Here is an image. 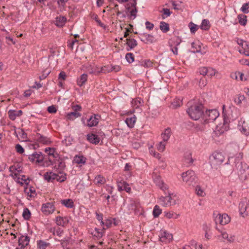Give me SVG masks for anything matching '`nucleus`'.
I'll return each mask as SVG.
<instances>
[{"label": "nucleus", "mask_w": 249, "mask_h": 249, "mask_svg": "<svg viewBox=\"0 0 249 249\" xmlns=\"http://www.w3.org/2000/svg\"><path fill=\"white\" fill-rule=\"evenodd\" d=\"M97 219L100 221L102 225H104V222L103 221V214L102 213H99L97 212L96 213Z\"/></svg>", "instance_id": "61"}, {"label": "nucleus", "mask_w": 249, "mask_h": 249, "mask_svg": "<svg viewBox=\"0 0 249 249\" xmlns=\"http://www.w3.org/2000/svg\"><path fill=\"white\" fill-rule=\"evenodd\" d=\"M182 2L178 1L176 2L175 1H172V4L175 10H182V7H181Z\"/></svg>", "instance_id": "47"}, {"label": "nucleus", "mask_w": 249, "mask_h": 249, "mask_svg": "<svg viewBox=\"0 0 249 249\" xmlns=\"http://www.w3.org/2000/svg\"><path fill=\"white\" fill-rule=\"evenodd\" d=\"M216 229L221 233V236L223 239H227L229 242H232L234 240V236L231 235L229 236L228 234L224 231L220 230L219 229L216 228Z\"/></svg>", "instance_id": "21"}, {"label": "nucleus", "mask_w": 249, "mask_h": 249, "mask_svg": "<svg viewBox=\"0 0 249 249\" xmlns=\"http://www.w3.org/2000/svg\"><path fill=\"white\" fill-rule=\"evenodd\" d=\"M136 121V118L135 116L131 117L129 118H127L125 119V123L127 124L128 126L130 128H132Z\"/></svg>", "instance_id": "29"}, {"label": "nucleus", "mask_w": 249, "mask_h": 249, "mask_svg": "<svg viewBox=\"0 0 249 249\" xmlns=\"http://www.w3.org/2000/svg\"><path fill=\"white\" fill-rule=\"evenodd\" d=\"M49 245V243L41 240L37 241V247L38 249H46Z\"/></svg>", "instance_id": "30"}, {"label": "nucleus", "mask_w": 249, "mask_h": 249, "mask_svg": "<svg viewBox=\"0 0 249 249\" xmlns=\"http://www.w3.org/2000/svg\"><path fill=\"white\" fill-rule=\"evenodd\" d=\"M139 38L145 44H152L156 41V39L153 36L147 33L141 34Z\"/></svg>", "instance_id": "8"}, {"label": "nucleus", "mask_w": 249, "mask_h": 249, "mask_svg": "<svg viewBox=\"0 0 249 249\" xmlns=\"http://www.w3.org/2000/svg\"><path fill=\"white\" fill-rule=\"evenodd\" d=\"M168 202H164L163 203V206L164 207H167V206H174L175 205L177 204L178 203V196L173 194L171 193L170 192H168Z\"/></svg>", "instance_id": "7"}, {"label": "nucleus", "mask_w": 249, "mask_h": 249, "mask_svg": "<svg viewBox=\"0 0 249 249\" xmlns=\"http://www.w3.org/2000/svg\"><path fill=\"white\" fill-rule=\"evenodd\" d=\"M245 121H242V120H241L239 122L238 127V129L241 131V132L243 134L247 136L249 134V129L246 128V126H243V125H242V124H245Z\"/></svg>", "instance_id": "24"}, {"label": "nucleus", "mask_w": 249, "mask_h": 249, "mask_svg": "<svg viewBox=\"0 0 249 249\" xmlns=\"http://www.w3.org/2000/svg\"><path fill=\"white\" fill-rule=\"evenodd\" d=\"M168 195L165 196H161L159 198V202L160 203V204L161 205H162L163 206L164 202H165V203H166V202H168Z\"/></svg>", "instance_id": "56"}, {"label": "nucleus", "mask_w": 249, "mask_h": 249, "mask_svg": "<svg viewBox=\"0 0 249 249\" xmlns=\"http://www.w3.org/2000/svg\"><path fill=\"white\" fill-rule=\"evenodd\" d=\"M54 210L55 207L53 203L47 202L42 204V205L41 211L42 213L46 215L52 213L54 212Z\"/></svg>", "instance_id": "9"}, {"label": "nucleus", "mask_w": 249, "mask_h": 249, "mask_svg": "<svg viewBox=\"0 0 249 249\" xmlns=\"http://www.w3.org/2000/svg\"><path fill=\"white\" fill-rule=\"evenodd\" d=\"M141 65L144 67H150L152 66V63L149 60H145L141 62Z\"/></svg>", "instance_id": "52"}, {"label": "nucleus", "mask_w": 249, "mask_h": 249, "mask_svg": "<svg viewBox=\"0 0 249 249\" xmlns=\"http://www.w3.org/2000/svg\"><path fill=\"white\" fill-rule=\"evenodd\" d=\"M160 28L163 33H166L169 30V25L168 23L161 21L160 23Z\"/></svg>", "instance_id": "33"}, {"label": "nucleus", "mask_w": 249, "mask_h": 249, "mask_svg": "<svg viewBox=\"0 0 249 249\" xmlns=\"http://www.w3.org/2000/svg\"><path fill=\"white\" fill-rule=\"evenodd\" d=\"M184 161L186 163L189 164L193 163V160L191 157V154L190 153H188L184 157Z\"/></svg>", "instance_id": "48"}, {"label": "nucleus", "mask_w": 249, "mask_h": 249, "mask_svg": "<svg viewBox=\"0 0 249 249\" xmlns=\"http://www.w3.org/2000/svg\"><path fill=\"white\" fill-rule=\"evenodd\" d=\"M81 114L78 112L72 111L67 114L66 118L68 120L73 121L76 118L81 116Z\"/></svg>", "instance_id": "26"}, {"label": "nucleus", "mask_w": 249, "mask_h": 249, "mask_svg": "<svg viewBox=\"0 0 249 249\" xmlns=\"http://www.w3.org/2000/svg\"><path fill=\"white\" fill-rule=\"evenodd\" d=\"M225 158L221 152H214L210 157V162L212 166H216L221 164Z\"/></svg>", "instance_id": "4"}, {"label": "nucleus", "mask_w": 249, "mask_h": 249, "mask_svg": "<svg viewBox=\"0 0 249 249\" xmlns=\"http://www.w3.org/2000/svg\"><path fill=\"white\" fill-rule=\"evenodd\" d=\"M196 194L199 196H203V191L199 186H196Z\"/></svg>", "instance_id": "59"}, {"label": "nucleus", "mask_w": 249, "mask_h": 249, "mask_svg": "<svg viewBox=\"0 0 249 249\" xmlns=\"http://www.w3.org/2000/svg\"><path fill=\"white\" fill-rule=\"evenodd\" d=\"M145 27L147 29L151 30L154 28V24L149 21H146L145 22Z\"/></svg>", "instance_id": "62"}, {"label": "nucleus", "mask_w": 249, "mask_h": 249, "mask_svg": "<svg viewBox=\"0 0 249 249\" xmlns=\"http://www.w3.org/2000/svg\"><path fill=\"white\" fill-rule=\"evenodd\" d=\"M241 11L244 13H247L249 12V3H244L241 8Z\"/></svg>", "instance_id": "54"}, {"label": "nucleus", "mask_w": 249, "mask_h": 249, "mask_svg": "<svg viewBox=\"0 0 249 249\" xmlns=\"http://www.w3.org/2000/svg\"><path fill=\"white\" fill-rule=\"evenodd\" d=\"M61 203L67 208H71L73 207V202L70 199L62 200Z\"/></svg>", "instance_id": "34"}, {"label": "nucleus", "mask_w": 249, "mask_h": 249, "mask_svg": "<svg viewBox=\"0 0 249 249\" xmlns=\"http://www.w3.org/2000/svg\"><path fill=\"white\" fill-rule=\"evenodd\" d=\"M87 80V75L86 74H83L81 75L80 78L77 80V84L80 87L82 86Z\"/></svg>", "instance_id": "31"}, {"label": "nucleus", "mask_w": 249, "mask_h": 249, "mask_svg": "<svg viewBox=\"0 0 249 249\" xmlns=\"http://www.w3.org/2000/svg\"><path fill=\"white\" fill-rule=\"evenodd\" d=\"M203 115L208 122H213L219 116V113L216 109H211L206 111L205 113H203Z\"/></svg>", "instance_id": "5"}, {"label": "nucleus", "mask_w": 249, "mask_h": 249, "mask_svg": "<svg viewBox=\"0 0 249 249\" xmlns=\"http://www.w3.org/2000/svg\"><path fill=\"white\" fill-rule=\"evenodd\" d=\"M248 204L247 201H242L239 204V209L240 214L241 216L245 217L248 215V213H246V210L248 207Z\"/></svg>", "instance_id": "15"}, {"label": "nucleus", "mask_w": 249, "mask_h": 249, "mask_svg": "<svg viewBox=\"0 0 249 249\" xmlns=\"http://www.w3.org/2000/svg\"><path fill=\"white\" fill-rule=\"evenodd\" d=\"M203 106L201 104L191 106L187 110L189 116L194 120H198L203 115Z\"/></svg>", "instance_id": "2"}, {"label": "nucleus", "mask_w": 249, "mask_h": 249, "mask_svg": "<svg viewBox=\"0 0 249 249\" xmlns=\"http://www.w3.org/2000/svg\"><path fill=\"white\" fill-rule=\"evenodd\" d=\"M66 78V74L64 71H61L59 74L58 79L59 80H65Z\"/></svg>", "instance_id": "63"}, {"label": "nucleus", "mask_w": 249, "mask_h": 249, "mask_svg": "<svg viewBox=\"0 0 249 249\" xmlns=\"http://www.w3.org/2000/svg\"><path fill=\"white\" fill-rule=\"evenodd\" d=\"M45 151L46 152H47L48 151H49V152L48 153V154L49 156H53V158H56V156L54 154V152H55V149L54 148H47L45 149Z\"/></svg>", "instance_id": "51"}, {"label": "nucleus", "mask_w": 249, "mask_h": 249, "mask_svg": "<svg viewBox=\"0 0 249 249\" xmlns=\"http://www.w3.org/2000/svg\"><path fill=\"white\" fill-rule=\"evenodd\" d=\"M31 213L28 208H25L23 210L22 216L25 220H29L31 217Z\"/></svg>", "instance_id": "44"}, {"label": "nucleus", "mask_w": 249, "mask_h": 249, "mask_svg": "<svg viewBox=\"0 0 249 249\" xmlns=\"http://www.w3.org/2000/svg\"><path fill=\"white\" fill-rule=\"evenodd\" d=\"M67 18L65 17L59 16L56 18L55 25L58 27H62L66 22Z\"/></svg>", "instance_id": "25"}, {"label": "nucleus", "mask_w": 249, "mask_h": 249, "mask_svg": "<svg viewBox=\"0 0 249 249\" xmlns=\"http://www.w3.org/2000/svg\"><path fill=\"white\" fill-rule=\"evenodd\" d=\"M130 7L133 8L132 9H131L130 11V16H131V17H133V19H134L136 17V15H137L136 14L138 12V10H137V7H136V5L135 6H131L130 5V6L127 8V9L128 10H130Z\"/></svg>", "instance_id": "45"}, {"label": "nucleus", "mask_w": 249, "mask_h": 249, "mask_svg": "<svg viewBox=\"0 0 249 249\" xmlns=\"http://www.w3.org/2000/svg\"><path fill=\"white\" fill-rule=\"evenodd\" d=\"M86 158L81 155H75L73 160L75 163L81 165L85 164L86 162Z\"/></svg>", "instance_id": "20"}, {"label": "nucleus", "mask_w": 249, "mask_h": 249, "mask_svg": "<svg viewBox=\"0 0 249 249\" xmlns=\"http://www.w3.org/2000/svg\"><path fill=\"white\" fill-rule=\"evenodd\" d=\"M112 66L110 65L105 66L102 67L100 70L98 68H95L94 70H92L89 71L90 73H94L97 74L100 72L107 73L112 71Z\"/></svg>", "instance_id": "12"}, {"label": "nucleus", "mask_w": 249, "mask_h": 249, "mask_svg": "<svg viewBox=\"0 0 249 249\" xmlns=\"http://www.w3.org/2000/svg\"><path fill=\"white\" fill-rule=\"evenodd\" d=\"M106 182L105 178L100 175L96 176L94 180V183L98 186L104 184Z\"/></svg>", "instance_id": "23"}, {"label": "nucleus", "mask_w": 249, "mask_h": 249, "mask_svg": "<svg viewBox=\"0 0 249 249\" xmlns=\"http://www.w3.org/2000/svg\"><path fill=\"white\" fill-rule=\"evenodd\" d=\"M125 59L129 63H131L134 61V54L132 53H127L125 55Z\"/></svg>", "instance_id": "46"}, {"label": "nucleus", "mask_w": 249, "mask_h": 249, "mask_svg": "<svg viewBox=\"0 0 249 249\" xmlns=\"http://www.w3.org/2000/svg\"><path fill=\"white\" fill-rule=\"evenodd\" d=\"M162 210L158 205H156L154 207L153 214L154 217H158L161 213Z\"/></svg>", "instance_id": "41"}, {"label": "nucleus", "mask_w": 249, "mask_h": 249, "mask_svg": "<svg viewBox=\"0 0 249 249\" xmlns=\"http://www.w3.org/2000/svg\"><path fill=\"white\" fill-rule=\"evenodd\" d=\"M171 135V130L170 128H167L164 130V132L161 134L163 142H167L170 138Z\"/></svg>", "instance_id": "28"}, {"label": "nucleus", "mask_w": 249, "mask_h": 249, "mask_svg": "<svg viewBox=\"0 0 249 249\" xmlns=\"http://www.w3.org/2000/svg\"><path fill=\"white\" fill-rule=\"evenodd\" d=\"M126 44L127 45L126 50L127 51H129L133 49L138 45L137 41L133 38H131L130 37L127 38H126Z\"/></svg>", "instance_id": "17"}, {"label": "nucleus", "mask_w": 249, "mask_h": 249, "mask_svg": "<svg viewBox=\"0 0 249 249\" xmlns=\"http://www.w3.org/2000/svg\"><path fill=\"white\" fill-rule=\"evenodd\" d=\"M36 137L37 140L39 142H41L43 144H47L48 143H49L50 142V141L49 140V138L41 135L39 133H37Z\"/></svg>", "instance_id": "27"}, {"label": "nucleus", "mask_w": 249, "mask_h": 249, "mask_svg": "<svg viewBox=\"0 0 249 249\" xmlns=\"http://www.w3.org/2000/svg\"><path fill=\"white\" fill-rule=\"evenodd\" d=\"M57 174L53 172H46L44 175V178L48 182H53L54 180H56Z\"/></svg>", "instance_id": "19"}, {"label": "nucleus", "mask_w": 249, "mask_h": 249, "mask_svg": "<svg viewBox=\"0 0 249 249\" xmlns=\"http://www.w3.org/2000/svg\"><path fill=\"white\" fill-rule=\"evenodd\" d=\"M162 11L163 12V15H162V18L163 19H164L165 17L164 16V15H166V17H169L171 14V12H170V10L167 8H163Z\"/></svg>", "instance_id": "57"}, {"label": "nucleus", "mask_w": 249, "mask_h": 249, "mask_svg": "<svg viewBox=\"0 0 249 249\" xmlns=\"http://www.w3.org/2000/svg\"><path fill=\"white\" fill-rule=\"evenodd\" d=\"M131 104L133 108L137 109L140 106H142V102H141V99L140 98H136L132 101Z\"/></svg>", "instance_id": "32"}, {"label": "nucleus", "mask_w": 249, "mask_h": 249, "mask_svg": "<svg viewBox=\"0 0 249 249\" xmlns=\"http://www.w3.org/2000/svg\"><path fill=\"white\" fill-rule=\"evenodd\" d=\"M243 155L242 153H240L234 157L235 167L233 169V171L237 173L241 180L245 181L249 178V166L245 162H243Z\"/></svg>", "instance_id": "1"}, {"label": "nucleus", "mask_w": 249, "mask_h": 249, "mask_svg": "<svg viewBox=\"0 0 249 249\" xmlns=\"http://www.w3.org/2000/svg\"><path fill=\"white\" fill-rule=\"evenodd\" d=\"M15 148L17 152L19 154H22L24 152V148L19 144H16Z\"/></svg>", "instance_id": "58"}, {"label": "nucleus", "mask_w": 249, "mask_h": 249, "mask_svg": "<svg viewBox=\"0 0 249 249\" xmlns=\"http://www.w3.org/2000/svg\"><path fill=\"white\" fill-rule=\"evenodd\" d=\"M49 74V71H44L43 72V74L41 76H39V79L40 80L44 79Z\"/></svg>", "instance_id": "64"}, {"label": "nucleus", "mask_w": 249, "mask_h": 249, "mask_svg": "<svg viewBox=\"0 0 249 249\" xmlns=\"http://www.w3.org/2000/svg\"><path fill=\"white\" fill-rule=\"evenodd\" d=\"M47 111L50 113H53L56 112V107L54 106H51L48 107Z\"/></svg>", "instance_id": "60"}, {"label": "nucleus", "mask_w": 249, "mask_h": 249, "mask_svg": "<svg viewBox=\"0 0 249 249\" xmlns=\"http://www.w3.org/2000/svg\"><path fill=\"white\" fill-rule=\"evenodd\" d=\"M188 26L190 28L191 33L192 34H195L198 29V26L192 22H191L189 23Z\"/></svg>", "instance_id": "43"}, {"label": "nucleus", "mask_w": 249, "mask_h": 249, "mask_svg": "<svg viewBox=\"0 0 249 249\" xmlns=\"http://www.w3.org/2000/svg\"><path fill=\"white\" fill-rule=\"evenodd\" d=\"M101 118V116L98 114H94L91 115L87 120V126L89 127L97 126Z\"/></svg>", "instance_id": "6"}, {"label": "nucleus", "mask_w": 249, "mask_h": 249, "mask_svg": "<svg viewBox=\"0 0 249 249\" xmlns=\"http://www.w3.org/2000/svg\"><path fill=\"white\" fill-rule=\"evenodd\" d=\"M209 72V68L202 67L199 69V73L203 75H206Z\"/></svg>", "instance_id": "53"}, {"label": "nucleus", "mask_w": 249, "mask_h": 249, "mask_svg": "<svg viewBox=\"0 0 249 249\" xmlns=\"http://www.w3.org/2000/svg\"><path fill=\"white\" fill-rule=\"evenodd\" d=\"M215 221L216 224L219 223L221 225H224L230 222V217L226 213L218 214L215 218Z\"/></svg>", "instance_id": "10"}, {"label": "nucleus", "mask_w": 249, "mask_h": 249, "mask_svg": "<svg viewBox=\"0 0 249 249\" xmlns=\"http://www.w3.org/2000/svg\"><path fill=\"white\" fill-rule=\"evenodd\" d=\"M66 174L60 171L57 174L56 180L58 182H64L66 179Z\"/></svg>", "instance_id": "37"}, {"label": "nucleus", "mask_w": 249, "mask_h": 249, "mask_svg": "<svg viewBox=\"0 0 249 249\" xmlns=\"http://www.w3.org/2000/svg\"><path fill=\"white\" fill-rule=\"evenodd\" d=\"M210 27V22L208 19H204L202 20L200 28L204 30H207Z\"/></svg>", "instance_id": "35"}, {"label": "nucleus", "mask_w": 249, "mask_h": 249, "mask_svg": "<svg viewBox=\"0 0 249 249\" xmlns=\"http://www.w3.org/2000/svg\"><path fill=\"white\" fill-rule=\"evenodd\" d=\"M127 182L123 180L121 181H117L118 189L119 191H123V188L124 187Z\"/></svg>", "instance_id": "49"}, {"label": "nucleus", "mask_w": 249, "mask_h": 249, "mask_svg": "<svg viewBox=\"0 0 249 249\" xmlns=\"http://www.w3.org/2000/svg\"><path fill=\"white\" fill-rule=\"evenodd\" d=\"M180 43V40L177 37L170 40L169 43L171 47V50L174 54H178V48L177 46L179 45Z\"/></svg>", "instance_id": "11"}, {"label": "nucleus", "mask_w": 249, "mask_h": 249, "mask_svg": "<svg viewBox=\"0 0 249 249\" xmlns=\"http://www.w3.org/2000/svg\"><path fill=\"white\" fill-rule=\"evenodd\" d=\"M238 18L239 19V23L243 26H245L247 24V16L241 14L238 16Z\"/></svg>", "instance_id": "36"}, {"label": "nucleus", "mask_w": 249, "mask_h": 249, "mask_svg": "<svg viewBox=\"0 0 249 249\" xmlns=\"http://www.w3.org/2000/svg\"><path fill=\"white\" fill-rule=\"evenodd\" d=\"M54 163L55 164V166H57V168L60 170H63L65 167V162L62 160H56Z\"/></svg>", "instance_id": "38"}, {"label": "nucleus", "mask_w": 249, "mask_h": 249, "mask_svg": "<svg viewBox=\"0 0 249 249\" xmlns=\"http://www.w3.org/2000/svg\"><path fill=\"white\" fill-rule=\"evenodd\" d=\"M181 177L183 181L188 186H194L197 183V178L195 172L192 170L183 172Z\"/></svg>", "instance_id": "3"}, {"label": "nucleus", "mask_w": 249, "mask_h": 249, "mask_svg": "<svg viewBox=\"0 0 249 249\" xmlns=\"http://www.w3.org/2000/svg\"><path fill=\"white\" fill-rule=\"evenodd\" d=\"M159 237L161 242L165 243L170 242L173 239L172 234L166 231H161Z\"/></svg>", "instance_id": "13"}, {"label": "nucleus", "mask_w": 249, "mask_h": 249, "mask_svg": "<svg viewBox=\"0 0 249 249\" xmlns=\"http://www.w3.org/2000/svg\"><path fill=\"white\" fill-rule=\"evenodd\" d=\"M164 216L169 219L172 218L176 219V218H178L179 216V214H176L173 212H164Z\"/></svg>", "instance_id": "39"}, {"label": "nucleus", "mask_w": 249, "mask_h": 249, "mask_svg": "<svg viewBox=\"0 0 249 249\" xmlns=\"http://www.w3.org/2000/svg\"><path fill=\"white\" fill-rule=\"evenodd\" d=\"M87 140L93 144H98L100 140V138L94 134H88L87 135Z\"/></svg>", "instance_id": "18"}, {"label": "nucleus", "mask_w": 249, "mask_h": 249, "mask_svg": "<svg viewBox=\"0 0 249 249\" xmlns=\"http://www.w3.org/2000/svg\"><path fill=\"white\" fill-rule=\"evenodd\" d=\"M245 97L243 95H239L238 97L235 98L234 101L237 104L239 105L242 103V101L245 100Z\"/></svg>", "instance_id": "55"}, {"label": "nucleus", "mask_w": 249, "mask_h": 249, "mask_svg": "<svg viewBox=\"0 0 249 249\" xmlns=\"http://www.w3.org/2000/svg\"><path fill=\"white\" fill-rule=\"evenodd\" d=\"M9 118L12 121L15 120L17 117H18V114L16 112V110H10L8 112Z\"/></svg>", "instance_id": "42"}, {"label": "nucleus", "mask_w": 249, "mask_h": 249, "mask_svg": "<svg viewBox=\"0 0 249 249\" xmlns=\"http://www.w3.org/2000/svg\"><path fill=\"white\" fill-rule=\"evenodd\" d=\"M29 159L30 161H35L36 162H40L43 160V156L41 152L34 153L32 155H30Z\"/></svg>", "instance_id": "16"}, {"label": "nucleus", "mask_w": 249, "mask_h": 249, "mask_svg": "<svg viewBox=\"0 0 249 249\" xmlns=\"http://www.w3.org/2000/svg\"><path fill=\"white\" fill-rule=\"evenodd\" d=\"M56 223L59 226H64L66 223V218L61 216H57L56 218Z\"/></svg>", "instance_id": "40"}, {"label": "nucleus", "mask_w": 249, "mask_h": 249, "mask_svg": "<svg viewBox=\"0 0 249 249\" xmlns=\"http://www.w3.org/2000/svg\"><path fill=\"white\" fill-rule=\"evenodd\" d=\"M30 238L27 235H21L18 239L19 246L22 248H26L29 244Z\"/></svg>", "instance_id": "14"}, {"label": "nucleus", "mask_w": 249, "mask_h": 249, "mask_svg": "<svg viewBox=\"0 0 249 249\" xmlns=\"http://www.w3.org/2000/svg\"><path fill=\"white\" fill-rule=\"evenodd\" d=\"M155 182L162 190L165 191L166 190H168V186L166 184H165L162 180H160V178H156L155 179Z\"/></svg>", "instance_id": "22"}, {"label": "nucleus", "mask_w": 249, "mask_h": 249, "mask_svg": "<svg viewBox=\"0 0 249 249\" xmlns=\"http://www.w3.org/2000/svg\"><path fill=\"white\" fill-rule=\"evenodd\" d=\"M166 143L164 142H160L157 145V149L159 151L162 152L165 148Z\"/></svg>", "instance_id": "50"}]
</instances>
